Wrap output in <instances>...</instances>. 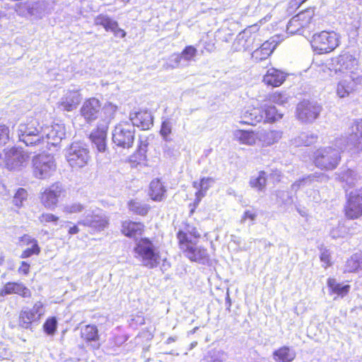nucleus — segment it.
I'll return each mask as SVG.
<instances>
[{
    "label": "nucleus",
    "mask_w": 362,
    "mask_h": 362,
    "mask_svg": "<svg viewBox=\"0 0 362 362\" xmlns=\"http://www.w3.org/2000/svg\"><path fill=\"white\" fill-rule=\"evenodd\" d=\"M310 45L315 54H327L334 52L339 46V36L334 31L322 30L312 35Z\"/></svg>",
    "instance_id": "1"
},
{
    "label": "nucleus",
    "mask_w": 362,
    "mask_h": 362,
    "mask_svg": "<svg viewBox=\"0 0 362 362\" xmlns=\"http://www.w3.org/2000/svg\"><path fill=\"white\" fill-rule=\"evenodd\" d=\"M134 252L143 265L147 268H156L160 262V252L148 238H141L136 243Z\"/></svg>",
    "instance_id": "2"
},
{
    "label": "nucleus",
    "mask_w": 362,
    "mask_h": 362,
    "mask_svg": "<svg viewBox=\"0 0 362 362\" xmlns=\"http://www.w3.org/2000/svg\"><path fill=\"white\" fill-rule=\"evenodd\" d=\"M312 160L317 168L322 170H332L339 164L341 155L332 146L320 147L314 152Z\"/></svg>",
    "instance_id": "3"
},
{
    "label": "nucleus",
    "mask_w": 362,
    "mask_h": 362,
    "mask_svg": "<svg viewBox=\"0 0 362 362\" xmlns=\"http://www.w3.org/2000/svg\"><path fill=\"white\" fill-rule=\"evenodd\" d=\"M18 132L19 140L26 146H35L44 142L42 128L40 127L36 119L32 118L26 123L21 124Z\"/></svg>",
    "instance_id": "4"
},
{
    "label": "nucleus",
    "mask_w": 362,
    "mask_h": 362,
    "mask_svg": "<svg viewBox=\"0 0 362 362\" xmlns=\"http://www.w3.org/2000/svg\"><path fill=\"white\" fill-rule=\"evenodd\" d=\"M66 160L73 170H78L88 165L90 160L89 149L81 142H73L66 150Z\"/></svg>",
    "instance_id": "5"
},
{
    "label": "nucleus",
    "mask_w": 362,
    "mask_h": 362,
    "mask_svg": "<svg viewBox=\"0 0 362 362\" xmlns=\"http://www.w3.org/2000/svg\"><path fill=\"white\" fill-rule=\"evenodd\" d=\"M135 128L129 122L123 121L117 124L112 133V142L122 148H130L135 140Z\"/></svg>",
    "instance_id": "6"
},
{
    "label": "nucleus",
    "mask_w": 362,
    "mask_h": 362,
    "mask_svg": "<svg viewBox=\"0 0 362 362\" xmlns=\"http://www.w3.org/2000/svg\"><path fill=\"white\" fill-rule=\"evenodd\" d=\"M66 189L62 184L55 182L44 188L39 194L41 205L46 209H54L59 204L61 197H64Z\"/></svg>",
    "instance_id": "7"
},
{
    "label": "nucleus",
    "mask_w": 362,
    "mask_h": 362,
    "mask_svg": "<svg viewBox=\"0 0 362 362\" xmlns=\"http://www.w3.org/2000/svg\"><path fill=\"white\" fill-rule=\"evenodd\" d=\"M200 238L201 234L197 228L188 223H184L183 226L180 228L176 233L177 245L182 254L198 242Z\"/></svg>",
    "instance_id": "8"
},
{
    "label": "nucleus",
    "mask_w": 362,
    "mask_h": 362,
    "mask_svg": "<svg viewBox=\"0 0 362 362\" xmlns=\"http://www.w3.org/2000/svg\"><path fill=\"white\" fill-rule=\"evenodd\" d=\"M344 214L350 220L362 217V187L351 192L346 198Z\"/></svg>",
    "instance_id": "9"
},
{
    "label": "nucleus",
    "mask_w": 362,
    "mask_h": 362,
    "mask_svg": "<svg viewBox=\"0 0 362 362\" xmlns=\"http://www.w3.org/2000/svg\"><path fill=\"white\" fill-rule=\"evenodd\" d=\"M55 170V165L49 156L37 155L33 158V171L35 177L45 179Z\"/></svg>",
    "instance_id": "10"
},
{
    "label": "nucleus",
    "mask_w": 362,
    "mask_h": 362,
    "mask_svg": "<svg viewBox=\"0 0 362 362\" xmlns=\"http://www.w3.org/2000/svg\"><path fill=\"white\" fill-rule=\"evenodd\" d=\"M320 107L308 100L300 101L296 107V116L303 123H311L319 116Z\"/></svg>",
    "instance_id": "11"
},
{
    "label": "nucleus",
    "mask_w": 362,
    "mask_h": 362,
    "mask_svg": "<svg viewBox=\"0 0 362 362\" xmlns=\"http://www.w3.org/2000/svg\"><path fill=\"white\" fill-rule=\"evenodd\" d=\"M103 110L102 103L98 98L92 97L84 100L80 114L87 123H91L98 119Z\"/></svg>",
    "instance_id": "12"
},
{
    "label": "nucleus",
    "mask_w": 362,
    "mask_h": 362,
    "mask_svg": "<svg viewBox=\"0 0 362 362\" xmlns=\"http://www.w3.org/2000/svg\"><path fill=\"white\" fill-rule=\"evenodd\" d=\"M78 223L84 227L90 228L93 233H99L108 228L110 220L105 213L93 212L86 219L78 221Z\"/></svg>",
    "instance_id": "13"
},
{
    "label": "nucleus",
    "mask_w": 362,
    "mask_h": 362,
    "mask_svg": "<svg viewBox=\"0 0 362 362\" xmlns=\"http://www.w3.org/2000/svg\"><path fill=\"white\" fill-rule=\"evenodd\" d=\"M259 34L245 29L240 33L233 43V50L235 52L247 51L255 45Z\"/></svg>",
    "instance_id": "14"
},
{
    "label": "nucleus",
    "mask_w": 362,
    "mask_h": 362,
    "mask_svg": "<svg viewBox=\"0 0 362 362\" xmlns=\"http://www.w3.org/2000/svg\"><path fill=\"white\" fill-rule=\"evenodd\" d=\"M94 24L102 26L106 32H112L115 37L124 38L127 33L119 26L117 21L105 14H99L94 18Z\"/></svg>",
    "instance_id": "15"
},
{
    "label": "nucleus",
    "mask_w": 362,
    "mask_h": 362,
    "mask_svg": "<svg viewBox=\"0 0 362 362\" xmlns=\"http://www.w3.org/2000/svg\"><path fill=\"white\" fill-rule=\"evenodd\" d=\"M145 231L146 226L142 221L128 219L121 222L120 233L126 238L136 239L141 237Z\"/></svg>",
    "instance_id": "16"
},
{
    "label": "nucleus",
    "mask_w": 362,
    "mask_h": 362,
    "mask_svg": "<svg viewBox=\"0 0 362 362\" xmlns=\"http://www.w3.org/2000/svg\"><path fill=\"white\" fill-rule=\"evenodd\" d=\"M130 124L141 130H148L153 126V117L148 110H139L129 115Z\"/></svg>",
    "instance_id": "17"
},
{
    "label": "nucleus",
    "mask_w": 362,
    "mask_h": 362,
    "mask_svg": "<svg viewBox=\"0 0 362 362\" xmlns=\"http://www.w3.org/2000/svg\"><path fill=\"white\" fill-rule=\"evenodd\" d=\"M287 76V74L284 71L271 66L267 69L262 76V83L267 86L277 88L286 81Z\"/></svg>",
    "instance_id": "18"
},
{
    "label": "nucleus",
    "mask_w": 362,
    "mask_h": 362,
    "mask_svg": "<svg viewBox=\"0 0 362 362\" xmlns=\"http://www.w3.org/2000/svg\"><path fill=\"white\" fill-rule=\"evenodd\" d=\"M214 180L212 177H202L199 182H194L192 185L198 190L195 192V199L193 203L189 204L190 214L194 213L198 207L202 199L206 195V191L211 187Z\"/></svg>",
    "instance_id": "19"
},
{
    "label": "nucleus",
    "mask_w": 362,
    "mask_h": 362,
    "mask_svg": "<svg viewBox=\"0 0 362 362\" xmlns=\"http://www.w3.org/2000/svg\"><path fill=\"white\" fill-rule=\"evenodd\" d=\"M348 143L355 152L362 151V119L355 120L350 126Z\"/></svg>",
    "instance_id": "20"
},
{
    "label": "nucleus",
    "mask_w": 362,
    "mask_h": 362,
    "mask_svg": "<svg viewBox=\"0 0 362 362\" xmlns=\"http://www.w3.org/2000/svg\"><path fill=\"white\" fill-rule=\"evenodd\" d=\"M5 156V165L9 170H14L23 165L28 159V155L15 147L8 149L6 152Z\"/></svg>",
    "instance_id": "21"
},
{
    "label": "nucleus",
    "mask_w": 362,
    "mask_h": 362,
    "mask_svg": "<svg viewBox=\"0 0 362 362\" xmlns=\"http://www.w3.org/2000/svg\"><path fill=\"white\" fill-rule=\"evenodd\" d=\"M43 8L42 0H28L16 4V11L22 16L40 14Z\"/></svg>",
    "instance_id": "22"
},
{
    "label": "nucleus",
    "mask_w": 362,
    "mask_h": 362,
    "mask_svg": "<svg viewBox=\"0 0 362 362\" xmlns=\"http://www.w3.org/2000/svg\"><path fill=\"white\" fill-rule=\"evenodd\" d=\"M18 242L21 246L25 247L30 245V247H28L23 250L21 254V258L26 259L31 256H38L41 252V247L39 245L37 239L32 238L28 234H23L18 239Z\"/></svg>",
    "instance_id": "23"
},
{
    "label": "nucleus",
    "mask_w": 362,
    "mask_h": 362,
    "mask_svg": "<svg viewBox=\"0 0 362 362\" xmlns=\"http://www.w3.org/2000/svg\"><path fill=\"white\" fill-rule=\"evenodd\" d=\"M43 315V305L40 302L35 303L31 309L23 310L19 320L22 326L28 327L33 321L38 320Z\"/></svg>",
    "instance_id": "24"
},
{
    "label": "nucleus",
    "mask_w": 362,
    "mask_h": 362,
    "mask_svg": "<svg viewBox=\"0 0 362 362\" xmlns=\"http://www.w3.org/2000/svg\"><path fill=\"white\" fill-rule=\"evenodd\" d=\"M337 65L339 72H354L358 66V59L354 54L346 52L337 57Z\"/></svg>",
    "instance_id": "25"
},
{
    "label": "nucleus",
    "mask_w": 362,
    "mask_h": 362,
    "mask_svg": "<svg viewBox=\"0 0 362 362\" xmlns=\"http://www.w3.org/2000/svg\"><path fill=\"white\" fill-rule=\"evenodd\" d=\"M198 242L185 251L183 255L191 262L205 263L210 260V255L207 249L202 245H198Z\"/></svg>",
    "instance_id": "26"
},
{
    "label": "nucleus",
    "mask_w": 362,
    "mask_h": 362,
    "mask_svg": "<svg viewBox=\"0 0 362 362\" xmlns=\"http://www.w3.org/2000/svg\"><path fill=\"white\" fill-rule=\"evenodd\" d=\"M17 294L23 298H30L31 292L23 284L9 281L4 285L0 289V296H5L6 295Z\"/></svg>",
    "instance_id": "27"
},
{
    "label": "nucleus",
    "mask_w": 362,
    "mask_h": 362,
    "mask_svg": "<svg viewBox=\"0 0 362 362\" xmlns=\"http://www.w3.org/2000/svg\"><path fill=\"white\" fill-rule=\"evenodd\" d=\"M167 189L159 178L152 180L148 186V195L156 202H163L166 197Z\"/></svg>",
    "instance_id": "28"
},
{
    "label": "nucleus",
    "mask_w": 362,
    "mask_h": 362,
    "mask_svg": "<svg viewBox=\"0 0 362 362\" xmlns=\"http://www.w3.org/2000/svg\"><path fill=\"white\" fill-rule=\"evenodd\" d=\"M107 127H96L88 138L95 145L98 152H105L107 149Z\"/></svg>",
    "instance_id": "29"
},
{
    "label": "nucleus",
    "mask_w": 362,
    "mask_h": 362,
    "mask_svg": "<svg viewBox=\"0 0 362 362\" xmlns=\"http://www.w3.org/2000/svg\"><path fill=\"white\" fill-rule=\"evenodd\" d=\"M263 119L264 116L261 114L260 107H252L241 114L239 123L242 125L255 127L261 123Z\"/></svg>",
    "instance_id": "30"
},
{
    "label": "nucleus",
    "mask_w": 362,
    "mask_h": 362,
    "mask_svg": "<svg viewBox=\"0 0 362 362\" xmlns=\"http://www.w3.org/2000/svg\"><path fill=\"white\" fill-rule=\"evenodd\" d=\"M81 100V95L78 90L69 91L59 103V107L64 111L70 112L76 109Z\"/></svg>",
    "instance_id": "31"
},
{
    "label": "nucleus",
    "mask_w": 362,
    "mask_h": 362,
    "mask_svg": "<svg viewBox=\"0 0 362 362\" xmlns=\"http://www.w3.org/2000/svg\"><path fill=\"white\" fill-rule=\"evenodd\" d=\"M234 139L240 144L255 146L258 141L257 132L252 129H236L233 132Z\"/></svg>",
    "instance_id": "32"
},
{
    "label": "nucleus",
    "mask_w": 362,
    "mask_h": 362,
    "mask_svg": "<svg viewBox=\"0 0 362 362\" xmlns=\"http://www.w3.org/2000/svg\"><path fill=\"white\" fill-rule=\"evenodd\" d=\"M80 338L88 345H92V343H98L100 339L98 327L92 324L84 325L80 329Z\"/></svg>",
    "instance_id": "33"
},
{
    "label": "nucleus",
    "mask_w": 362,
    "mask_h": 362,
    "mask_svg": "<svg viewBox=\"0 0 362 362\" xmlns=\"http://www.w3.org/2000/svg\"><path fill=\"white\" fill-rule=\"evenodd\" d=\"M274 46L272 42L265 41L252 53V59L255 62H260L267 59L273 52Z\"/></svg>",
    "instance_id": "34"
},
{
    "label": "nucleus",
    "mask_w": 362,
    "mask_h": 362,
    "mask_svg": "<svg viewBox=\"0 0 362 362\" xmlns=\"http://www.w3.org/2000/svg\"><path fill=\"white\" fill-rule=\"evenodd\" d=\"M272 356L276 362H292L295 359L296 354L289 346H282L274 350Z\"/></svg>",
    "instance_id": "35"
},
{
    "label": "nucleus",
    "mask_w": 362,
    "mask_h": 362,
    "mask_svg": "<svg viewBox=\"0 0 362 362\" xmlns=\"http://www.w3.org/2000/svg\"><path fill=\"white\" fill-rule=\"evenodd\" d=\"M127 208L132 214L140 216H146L151 209V206L148 204L137 198L130 199L127 202Z\"/></svg>",
    "instance_id": "36"
},
{
    "label": "nucleus",
    "mask_w": 362,
    "mask_h": 362,
    "mask_svg": "<svg viewBox=\"0 0 362 362\" xmlns=\"http://www.w3.org/2000/svg\"><path fill=\"white\" fill-rule=\"evenodd\" d=\"M282 137V132L279 130L269 129L264 131L259 137L258 140L261 142L262 146H270L277 143Z\"/></svg>",
    "instance_id": "37"
},
{
    "label": "nucleus",
    "mask_w": 362,
    "mask_h": 362,
    "mask_svg": "<svg viewBox=\"0 0 362 362\" xmlns=\"http://www.w3.org/2000/svg\"><path fill=\"white\" fill-rule=\"evenodd\" d=\"M64 128L59 124L52 125L45 128L46 132L43 133L45 139L51 140L52 144H55L61 141L64 136Z\"/></svg>",
    "instance_id": "38"
},
{
    "label": "nucleus",
    "mask_w": 362,
    "mask_h": 362,
    "mask_svg": "<svg viewBox=\"0 0 362 362\" xmlns=\"http://www.w3.org/2000/svg\"><path fill=\"white\" fill-rule=\"evenodd\" d=\"M260 109L261 114L264 116V123H273L282 118V114L274 105H265L260 107Z\"/></svg>",
    "instance_id": "39"
},
{
    "label": "nucleus",
    "mask_w": 362,
    "mask_h": 362,
    "mask_svg": "<svg viewBox=\"0 0 362 362\" xmlns=\"http://www.w3.org/2000/svg\"><path fill=\"white\" fill-rule=\"evenodd\" d=\"M327 284L331 294H336L341 298L346 296L350 291L351 286L349 285L342 286L337 283L334 278H328Z\"/></svg>",
    "instance_id": "40"
},
{
    "label": "nucleus",
    "mask_w": 362,
    "mask_h": 362,
    "mask_svg": "<svg viewBox=\"0 0 362 362\" xmlns=\"http://www.w3.org/2000/svg\"><path fill=\"white\" fill-rule=\"evenodd\" d=\"M267 173L264 170H260L257 177H252L249 181L250 187L261 192L264 190L267 184Z\"/></svg>",
    "instance_id": "41"
},
{
    "label": "nucleus",
    "mask_w": 362,
    "mask_h": 362,
    "mask_svg": "<svg viewBox=\"0 0 362 362\" xmlns=\"http://www.w3.org/2000/svg\"><path fill=\"white\" fill-rule=\"evenodd\" d=\"M299 21L301 22L303 25L306 28L311 23L315 21V10L314 7H309L306 9L299 12L296 15Z\"/></svg>",
    "instance_id": "42"
},
{
    "label": "nucleus",
    "mask_w": 362,
    "mask_h": 362,
    "mask_svg": "<svg viewBox=\"0 0 362 362\" xmlns=\"http://www.w3.org/2000/svg\"><path fill=\"white\" fill-rule=\"evenodd\" d=\"M28 197L29 194L28 190L23 187H19L16 190L13 196V204L16 208L21 209L24 206V204L28 201Z\"/></svg>",
    "instance_id": "43"
},
{
    "label": "nucleus",
    "mask_w": 362,
    "mask_h": 362,
    "mask_svg": "<svg viewBox=\"0 0 362 362\" xmlns=\"http://www.w3.org/2000/svg\"><path fill=\"white\" fill-rule=\"evenodd\" d=\"M318 136L317 134H303L298 139V146H311L317 143Z\"/></svg>",
    "instance_id": "44"
},
{
    "label": "nucleus",
    "mask_w": 362,
    "mask_h": 362,
    "mask_svg": "<svg viewBox=\"0 0 362 362\" xmlns=\"http://www.w3.org/2000/svg\"><path fill=\"white\" fill-rule=\"evenodd\" d=\"M305 28L296 16H293L287 24V30L292 34L300 32Z\"/></svg>",
    "instance_id": "45"
},
{
    "label": "nucleus",
    "mask_w": 362,
    "mask_h": 362,
    "mask_svg": "<svg viewBox=\"0 0 362 362\" xmlns=\"http://www.w3.org/2000/svg\"><path fill=\"white\" fill-rule=\"evenodd\" d=\"M44 332L49 334L53 335L57 331V321L55 317H48L43 324Z\"/></svg>",
    "instance_id": "46"
},
{
    "label": "nucleus",
    "mask_w": 362,
    "mask_h": 362,
    "mask_svg": "<svg viewBox=\"0 0 362 362\" xmlns=\"http://www.w3.org/2000/svg\"><path fill=\"white\" fill-rule=\"evenodd\" d=\"M40 223L46 226L48 223L57 225L59 221V216L52 213H42L38 218Z\"/></svg>",
    "instance_id": "47"
},
{
    "label": "nucleus",
    "mask_w": 362,
    "mask_h": 362,
    "mask_svg": "<svg viewBox=\"0 0 362 362\" xmlns=\"http://www.w3.org/2000/svg\"><path fill=\"white\" fill-rule=\"evenodd\" d=\"M197 54V49L193 45H187L181 52V57L187 62L193 61Z\"/></svg>",
    "instance_id": "48"
},
{
    "label": "nucleus",
    "mask_w": 362,
    "mask_h": 362,
    "mask_svg": "<svg viewBox=\"0 0 362 362\" xmlns=\"http://www.w3.org/2000/svg\"><path fill=\"white\" fill-rule=\"evenodd\" d=\"M345 272L348 273H354L358 272L359 269L361 270V264L360 261L354 257H351L346 262Z\"/></svg>",
    "instance_id": "49"
},
{
    "label": "nucleus",
    "mask_w": 362,
    "mask_h": 362,
    "mask_svg": "<svg viewBox=\"0 0 362 362\" xmlns=\"http://www.w3.org/2000/svg\"><path fill=\"white\" fill-rule=\"evenodd\" d=\"M10 140V129L8 126L0 123V148L4 147Z\"/></svg>",
    "instance_id": "50"
},
{
    "label": "nucleus",
    "mask_w": 362,
    "mask_h": 362,
    "mask_svg": "<svg viewBox=\"0 0 362 362\" xmlns=\"http://www.w3.org/2000/svg\"><path fill=\"white\" fill-rule=\"evenodd\" d=\"M146 160V156H144L135 150L134 153L129 156L127 160L132 166H137Z\"/></svg>",
    "instance_id": "51"
},
{
    "label": "nucleus",
    "mask_w": 362,
    "mask_h": 362,
    "mask_svg": "<svg viewBox=\"0 0 362 362\" xmlns=\"http://www.w3.org/2000/svg\"><path fill=\"white\" fill-rule=\"evenodd\" d=\"M172 132V124L168 120L166 119L163 121L161 124L160 129V134L163 138L164 140L167 141L168 140V136Z\"/></svg>",
    "instance_id": "52"
},
{
    "label": "nucleus",
    "mask_w": 362,
    "mask_h": 362,
    "mask_svg": "<svg viewBox=\"0 0 362 362\" xmlns=\"http://www.w3.org/2000/svg\"><path fill=\"white\" fill-rule=\"evenodd\" d=\"M320 259L323 263V267L327 269L332 265L330 252L327 250L321 252Z\"/></svg>",
    "instance_id": "53"
},
{
    "label": "nucleus",
    "mask_w": 362,
    "mask_h": 362,
    "mask_svg": "<svg viewBox=\"0 0 362 362\" xmlns=\"http://www.w3.org/2000/svg\"><path fill=\"white\" fill-rule=\"evenodd\" d=\"M84 209V206L81 203H74L64 207V211L67 214L80 213Z\"/></svg>",
    "instance_id": "54"
},
{
    "label": "nucleus",
    "mask_w": 362,
    "mask_h": 362,
    "mask_svg": "<svg viewBox=\"0 0 362 362\" xmlns=\"http://www.w3.org/2000/svg\"><path fill=\"white\" fill-rule=\"evenodd\" d=\"M148 142L147 141V139H140L139 140L136 151L142 153L144 156H146V153L148 151Z\"/></svg>",
    "instance_id": "55"
},
{
    "label": "nucleus",
    "mask_w": 362,
    "mask_h": 362,
    "mask_svg": "<svg viewBox=\"0 0 362 362\" xmlns=\"http://www.w3.org/2000/svg\"><path fill=\"white\" fill-rule=\"evenodd\" d=\"M257 217V213L251 210H246L242 216V221L245 222L250 221L252 223L255 221Z\"/></svg>",
    "instance_id": "56"
},
{
    "label": "nucleus",
    "mask_w": 362,
    "mask_h": 362,
    "mask_svg": "<svg viewBox=\"0 0 362 362\" xmlns=\"http://www.w3.org/2000/svg\"><path fill=\"white\" fill-rule=\"evenodd\" d=\"M30 264L25 261H22L20 264V266L18 269V272L20 274H23L24 276H27L30 274Z\"/></svg>",
    "instance_id": "57"
},
{
    "label": "nucleus",
    "mask_w": 362,
    "mask_h": 362,
    "mask_svg": "<svg viewBox=\"0 0 362 362\" xmlns=\"http://www.w3.org/2000/svg\"><path fill=\"white\" fill-rule=\"evenodd\" d=\"M272 98L274 103L279 105H283L286 102V98L281 92L274 93V94H272Z\"/></svg>",
    "instance_id": "58"
},
{
    "label": "nucleus",
    "mask_w": 362,
    "mask_h": 362,
    "mask_svg": "<svg viewBox=\"0 0 362 362\" xmlns=\"http://www.w3.org/2000/svg\"><path fill=\"white\" fill-rule=\"evenodd\" d=\"M310 177V176H308L306 177H303L295 181L291 185L292 189L295 191L298 190L303 185H304L306 180L308 179Z\"/></svg>",
    "instance_id": "59"
},
{
    "label": "nucleus",
    "mask_w": 362,
    "mask_h": 362,
    "mask_svg": "<svg viewBox=\"0 0 362 362\" xmlns=\"http://www.w3.org/2000/svg\"><path fill=\"white\" fill-rule=\"evenodd\" d=\"M78 226L81 225L77 223V224H74L72 226L69 227V228L68 229V234L69 235H73L78 233L80 231Z\"/></svg>",
    "instance_id": "60"
},
{
    "label": "nucleus",
    "mask_w": 362,
    "mask_h": 362,
    "mask_svg": "<svg viewBox=\"0 0 362 362\" xmlns=\"http://www.w3.org/2000/svg\"><path fill=\"white\" fill-rule=\"evenodd\" d=\"M337 92V95L340 98H344L349 95V92L344 88L343 86H338Z\"/></svg>",
    "instance_id": "61"
},
{
    "label": "nucleus",
    "mask_w": 362,
    "mask_h": 362,
    "mask_svg": "<svg viewBox=\"0 0 362 362\" xmlns=\"http://www.w3.org/2000/svg\"><path fill=\"white\" fill-rule=\"evenodd\" d=\"M208 52H212L215 49V43L206 42L204 47Z\"/></svg>",
    "instance_id": "62"
},
{
    "label": "nucleus",
    "mask_w": 362,
    "mask_h": 362,
    "mask_svg": "<svg viewBox=\"0 0 362 362\" xmlns=\"http://www.w3.org/2000/svg\"><path fill=\"white\" fill-rule=\"evenodd\" d=\"M175 340H176V339H175V337H168V338L167 339L166 342H167L168 344H170V343H172V342H174Z\"/></svg>",
    "instance_id": "63"
},
{
    "label": "nucleus",
    "mask_w": 362,
    "mask_h": 362,
    "mask_svg": "<svg viewBox=\"0 0 362 362\" xmlns=\"http://www.w3.org/2000/svg\"><path fill=\"white\" fill-rule=\"evenodd\" d=\"M92 347L93 349H98L100 348V344H98L97 346L93 345Z\"/></svg>",
    "instance_id": "64"
}]
</instances>
